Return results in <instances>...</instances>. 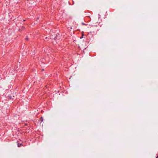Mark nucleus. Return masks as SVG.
Here are the masks:
<instances>
[{
	"label": "nucleus",
	"mask_w": 158,
	"mask_h": 158,
	"mask_svg": "<svg viewBox=\"0 0 158 158\" xmlns=\"http://www.w3.org/2000/svg\"><path fill=\"white\" fill-rule=\"evenodd\" d=\"M26 40H28V37L27 36L26 38Z\"/></svg>",
	"instance_id": "5"
},
{
	"label": "nucleus",
	"mask_w": 158,
	"mask_h": 158,
	"mask_svg": "<svg viewBox=\"0 0 158 158\" xmlns=\"http://www.w3.org/2000/svg\"><path fill=\"white\" fill-rule=\"evenodd\" d=\"M98 19H101V15L99 14H98Z\"/></svg>",
	"instance_id": "4"
},
{
	"label": "nucleus",
	"mask_w": 158,
	"mask_h": 158,
	"mask_svg": "<svg viewBox=\"0 0 158 158\" xmlns=\"http://www.w3.org/2000/svg\"><path fill=\"white\" fill-rule=\"evenodd\" d=\"M47 38H48V37H45V39H47Z\"/></svg>",
	"instance_id": "6"
},
{
	"label": "nucleus",
	"mask_w": 158,
	"mask_h": 158,
	"mask_svg": "<svg viewBox=\"0 0 158 158\" xmlns=\"http://www.w3.org/2000/svg\"><path fill=\"white\" fill-rule=\"evenodd\" d=\"M22 28H23V29H24V27H22Z\"/></svg>",
	"instance_id": "7"
},
{
	"label": "nucleus",
	"mask_w": 158,
	"mask_h": 158,
	"mask_svg": "<svg viewBox=\"0 0 158 158\" xmlns=\"http://www.w3.org/2000/svg\"><path fill=\"white\" fill-rule=\"evenodd\" d=\"M40 119H41V122H42L43 121V118L42 117H41Z\"/></svg>",
	"instance_id": "3"
},
{
	"label": "nucleus",
	"mask_w": 158,
	"mask_h": 158,
	"mask_svg": "<svg viewBox=\"0 0 158 158\" xmlns=\"http://www.w3.org/2000/svg\"><path fill=\"white\" fill-rule=\"evenodd\" d=\"M22 145V143H18V146L19 147H20Z\"/></svg>",
	"instance_id": "2"
},
{
	"label": "nucleus",
	"mask_w": 158,
	"mask_h": 158,
	"mask_svg": "<svg viewBox=\"0 0 158 158\" xmlns=\"http://www.w3.org/2000/svg\"><path fill=\"white\" fill-rule=\"evenodd\" d=\"M10 98H11V97H10Z\"/></svg>",
	"instance_id": "8"
},
{
	"label": "nucleus",
	"mask_w": 158,
	"mask_h": 158,
	"mask_svg": "<svg viewBox=\"0 0 158 158\" xmlns=\"http://www.w3.org/2000/svg\"><path fill=\"white\" fill-rule=\"evenodd\" d=\"M97 25H96V26H97ZM94 26H95V25H94Z\"/></svg>",
	"instance_id": "9"
},
{
	"label": "nucleus",
	"mask_w": 158,
	"mask_h": 158,
	"mask_svg": "<svg viewBox=\"0 0 158 158\" xmlns=\"http://www.w3.org/2000/svg\"><path fill=\"white\" fill-rule=\"evenodd\" d=\"M56 37L55 35H52L51 36L50 39L52 40V42L53 44L57 43L58 40L59 39V38L60 36L59 34L57 35H56Z\"/></svg>",
	"instance_id": "1"
}]
</instances>
